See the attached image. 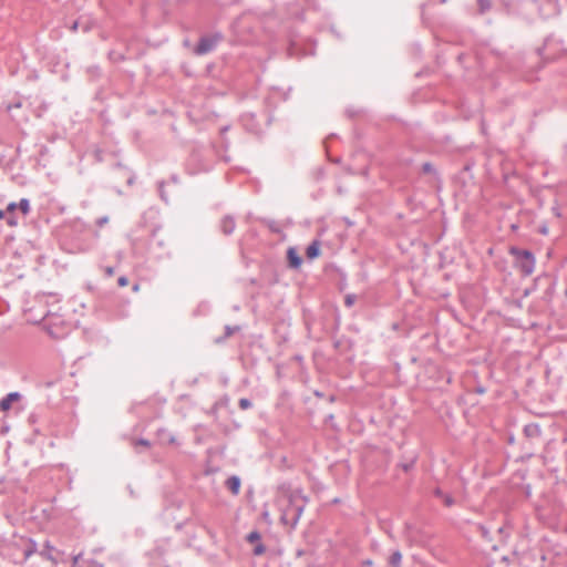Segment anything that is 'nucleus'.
Listing matches in <instances>:
<instances>
[{
  "label": "nucleus",
  "mask_w": 567,
  "mask_h": 567,
  "mask_svg": "<svg viewBox=\"0 0 567 567\" xmlns=\"http://www.w3.org/2000/svg\"><path fill=\"white\" fill-rule=\"evenodd\" d=\"M288 504L282 509L281 519L285 524L296 526L300 519L308 498L302 495L300 489L291 491L287 495Z\"/></svg>",
  "instance_id": "f257e3e1"
},
{
  "label": "nucleus",
  "mask_w": 567,
  "mask_h": 567,
  "mask_svg": "<svg viewBox=\"0 0 567 567\" xmlns=\"http://www.w3.org/2000/svg\"><path fill=\"white\" fill-rule=\"evenodd\" d=\"M509 254L515 257L516 267L524 276H529L535 269V257L528 249H522L519 247H511Z\"/></svg>",
  "instance_id": "f03ea898"
},
{
  "label": "nucleus",
  "mask_w": 567,
  "mask_h": 567,
  "mask_svg": "<svg viewBox=\"0 0 567 567\" xmlns=\"http://www.w3.org/2000/svg\"><path fill=\"white\" fill-rule=\"evenodd\" d=\"M223 40L224 34L220 31L204 34L199 38L198 43L194 49V53L196 55L208 54L213 52Z\"/></svg>",
  "instance_id": "7ed1b4c3"
},
{
  "label": "nucleus",
  "mask_w": 567,
  "mask_h": 567,
  "mask_svg": "<svg viewBox=\"0 0 567 567\" xmlns=\"http://www.w3.org/2000/svg\"><path fill=\"white\" fill-rule=\"evenodd\" d=\"M210 167L212 165L206 159L203 151L199 148L193 150L186 163V171L190 175H196L203 172H208Z\"/></svg>",
  "instance_id": "20e7f679"
},
{
  "label": "nucleus",
  "mask_w": 567,
  "mask_h": 567,
  "mask_svg": "<svg viewBox=\"0 0 567 567\" xmlns=\"http://www.w3.org/2000/svg\"><path fill=\"white\" fill-rule=\"evenodd\" d=\"M150 252L157 259H162L169 256V251L166 248L165 240L158 237V229L152 230L150 240Z\"/></svg>",
  "instance_id": "39448f33"
},
{
  "label": "nucleus",
  "mask_w": 567,
  "mask_h": 567,
  "mask_svg": "<svg viewBox=\"0 0 567 567\" xmlns=\"http://www.w3.org/2000/svg\"><path fill=\"white\" fill-rule=\"evenodd\" d=\"M240 122L246 131L258 134L260 132L259 124L256 122V115L254 113H244L240 116Z\"/></svg>",
  "instance_id": "423d86ee"
},
{
  "label": "nucleus",
  "mask_w": 567,
  "mask_h": 567,
  "mask_svg": "<svg viewBox=\"0 0 567 567\" xmlns=\"http://www.w3.org/2000/svg\"><path fill=\"white\" fill-rule=\"evenodd\" d=\"M219 227H220V230L224 235H231L235 230V227H236V221H235V218L234 216L231 215H225L221 219H220V224H219Z\"/></svg>",
  "instance_id": "0eeeda50"
},
{
  "label": "nucleus",
  "mask_w": 567,
  "mask_h": 567,
  "mask_svg": "<svg viewBox=\"0 0 567 567\" xmlns=\"http://www.w3.org/2000/svg\"><path fill=\"white\" fill-rule=\"evenodd\" d=\"M287 260H288L289 267L292 268V269L300 268V266L302 264V258L298 254V251H297V249L295 247H289L288 248V250H287Z\"/></svg>",
  "instance_id": "6e6552de"
},
{
  "label": "nucleus",
  "mask_w": 567,
  "mask_h": 567,
  "mask_svg": "<svg viewBox=\"0 0 567 567\" xmlns=\"http://www.w3.org/2000/svg\"><path fill=\"white\" fill-rule=\"evenodd\" d=\"M16 209H20L23 215H28L29 212H30V202H29V199L22 198V199H20V202L18 204L13 203V202L8 204V206H7V212L8 213H13Z\"/></svg>",
  "instance_id": "1a4fd4ad"
},
{
  "label": "nucleus",
  "mask_w": 567,
  "mask_h": 567,
  "mask_svg": "<svg viewBox=\"0 0 567 567\" xmlns=\"http://www.w3.org/2000/svg\"><path fill=\"white\" fill-rule=\"evenodd\" d=\"M21 398V394L19 392H10L0 401V410L1 411H8L12 403L18 401Z\"/></svg>",
  "instance_id": "9d476101"
},
{
  "label": "nucleus",
  "mask_w": 567,
  "mask_h": 567,
  "mask_svg": "<svg viewBox=\"0 0 567 567\" xmlns=\"http://www.w3.org/2000/svg\"><path fill=\"white\" fill-rule=\"evenodd\" d=\"M241 481L237 475H233L227 478L226 487L234 494L237 495L240 491Z\"/></svg>",
  "instance_id": "9b49d317"
},
{
  "label": "nucleus",
  "mask_w": 567,
  "mask_h": 567,
  "mask_svg": "<svg viewBox=\"0 0 567 567\" xmlns=\"http://www.w3.org/2000/svg\"><path fill=\"white\" fill-rule=\"evenodd\" d=\"M306 256L308 259L312 260L320 256V241L313 240L306 249Z\"/></svg>",
  "instance_id": "f8f14e48"
},
{
  "label": "nucleus",
  "mask_w": 567,
  "mask_h": 567,
  "mask_svg": "<svg viewBox=\"0 0 567 567\" xmlns=\"http://www.w3.org/2000/svg\"><path fill=\"white\" fill-rule=\"evenodd\" d=\"M44 412H45V408H43V406L35 408L33 411L30 412V414L28 416V422L32 425L38 423L44 415Z\"/></svg>",
  "instance_id": "ddd939ff"
},
{
  "label": "nucleus",
  "mask_w": 567,
  "mask_h": 567,
  "mask_svg": "<svg viewBox=\"0 0 567 567\" xmlns=\"http://www.w3.org/2000/svg\"><path fill=\"white\" fill-rule=\"evenodd\" d=\"M524 433L527 437H536L540 435V427L536 423H530L524 426Z\"/></svg>",
  "instance_id": "4468645a"
},
{
  "label": "nucleus",
  "mask_w": 567,
  "mask_h": 567,
  "mask_svg": "<svg viewBox=\"0 0 567 567\" xmlns=\"http://www.w3.org/2000/svg\"><path fill=\"white\" fill-rule=\"evenodd\" d=\"M240 330V327L239 326H225V334L223 337H219L215 340L216 343H221L224 342L227 338H229L230 336H233L235 332L239 331Z\"/></svg>",
  "instance_id": "2eb2a0df"
},
{
  "label": "nucleus",
  "mask_w": 567,
  "mask_h": 567,
  "mask_svg": "<svg viewBox=\"0 0 567 567\" xmlns=\"http://www.w3.org/2000/svg\"><path fill=\"white\" fill-rule=\"evenodd\" d=\"M401 559H402V554L400 550H395L391 554L390 556V559H389V564L392 566V567H398V566H401Z\"/></svg>",
  "instance_id": "dca6fc26"
},
{
  "label": "nucleus",
  "mask_w": 567,
  "mask_h": 567,
  "mask_svg": "<svg viewBox=\"0 0 567 567\" xmlns=\"http://www.w3.org/2000/svg\"><path fill=\"white\" fill-rule=\"evenodd\" d=\"M45 548L48 551H42V556L45 557L48 560L52 561L53 564H58V559L52 555V550L54 549L53 546H51L49 543L45 544Z\"/></svg>",
  "instance_id": "f3484780"
},
{
  "label": "nucleus",
  "mask_w": 567,
  "mask_h": 567,
  "mask_svg": "<svg viewBox=\"0 0 567 567\" xmlns=\"http://www.w3.org/2000/svg\"><path fill=\"white\" fill-rule=\"evenodd\" d=\"M421 171H422L423 174H433V175L437 174L435 167L430 162L423 163L422 167H421Z\"/></svg>",
  "instance_id": "a211bd4d"
},
{
  "label": "nucleus",
  "mask_w": 567,
  "mask_h": 567,
  "mask_svg": "<svg viewBox=\"0 0 567 567\" xmlns=\"http://www.w3.org/2000/svg\"><path fill=\"white\" fill-rule=\"evenodd\" d=\"M158 436L162 441H166L169 443V444H174L175 443V437L173 435H171L166 430H159L158 431Z\"/></svg>",
  "instance_id": "6ab92c4d"
},
{
  "label": "nucleus",
  "mask_w": 567,
  "mask_h": 567,
  "mask_svg": "<svg viewBox=\"0 0 567 567\" xmlns=\"http://www.w3.org/2000/svg\"><path fill=\"white\" fill-rule=\"evenodd\" d=\"M477 529H478V532L481 533V536H482L485 540H487V542H491V540H492V536H491V533H489V530H488V528H487V527H485V526H484V525H482V524H478V525H477Z\"/></svg>",
  "instance_id": "aec40b11"
},
{
  "label": "nucleus",
  "mask_w": 567,
  "mask_h": 567,
  "mask_svg": "<svg viewBox=\"0 0 567 567\" xmlns=\"http://www.w3.org/2000/svg\"><path fill=\"white\" fill-rule=\"evenodd\" d=\"M477 4L481 13H485L492 7L491 0H477Z\"/></svg>",
  "instance_id": "412c9836"
},
{
  "label": "nucleus",
  "mask_w": 567,
  "mask_h": 567,
  "mask_svg": "<svg viewBox=\"0 0 567 567\" xmlns=\"http://www.w3.org/2000/svg\"><path fill=\"white\" fill-rule=\"evenodd\" d=\"M238 405L241 410H247L249 408H251L252 403L249 399L247 398H241L238 402Z\"/></svg>",
  "instance_id": "4be33fe9"
},
{
  "label": "nucleus",
  "mask_w": 567,
  "mask_h": 567,
  "mask_svg": "<svg viewBox=\"0 0 567 567\" xmlns=\"http://www.w3.org/2000/svg\"><path fill=\"white\" fill-rule=\"evenodd\" d=\"M497 533H498V534H499V536L502 537V540L505 543V542H506V538L509 536V534L507 533L506 526H501V527L497 529Z\"/></svg>",
  "instance_id": "5701e85b"
},
{
  "label": "nucleus",
  "mask_w": 567,
  "mask_h": 567,
  "mask_svg": "<svg viewBox=\"0 0 567 567\" xmlns=\"http://www.w3.org/2000/svg\"><path fill=\"white\" fill-rule=\"evenodd\" d=\"M259 539H260V534L258 532H256V530L249 533L248 536H247V540L249 543H254V542L259 540Z\"/></svg>",
  "instance_id": "b1692460"
},
{
  "label": "nucleus",
  "mask_w": 567,
  "mask_h": 567,
  "mask_svg": "<svg viewBox=\"0 0 567 567\" xmlns=\"http://www.w3.org/2000/svg\"><path fill=\"white\" fill-rule=\"evenodd\" d=\"M266 225L269 227V229L274 233H279L280 229L277 227V224L275 220H265Z\"/></svg>",
  "instance_id": "393cba45"
},
{
  "label": "nucleus",
  "mask_w": 567,
  "mask_h": 567,
  "mask_svg": "<svg viewBox=\"0 0 567 567\" xmlns=\"http://www.w3.org/2000/svg\"><path fill=\"white\" fill-rule=\"evenodd\" d=\"M414 463L415 461L412 460L410 462H406V463H402L400 464L401 468L404 471V472H409L410 470H412V467L414 466Z\"/></svg>",
  "instance_id": "a878e982"
},
{
  "label": "nucleus",
  "mask_w": 567,
  "mask_h": 567,
  "mask_svg": "<svg viewBox=\"0 0 567 567\" xmlns=\"http://www.w3.org/2000/svg\"><path fill=\"white\" fill-rule=\"evenodd\" d=\"M444 504L450 507L454 504V498L453 496H451L450 494H445L443 497H442Z\"/></svg>",
  "instance_id": "bb28decb"
},
{
  "label": "nucleus",
  "mask_w": 567,
  "mask_h": 567,
  "mask_svg": "<svg viewBox=\"0 0 567 567\" xmlns=\"http://www.w3.org/2000/svg\"><path fill=\"white\" fill-rule=\"evenodd\" d=\"M110 56L111 59H113L114 61H122L124 59L123 54L121 53H116V52H111L110 53Z\"/></svg>",
  "instance_id": "cd10ccee"
},
{
  "label": "nucleus",
  "mask_w": 567,
  "mask_h": 567,
  "mask_svg": "<svg viewBox=\"0 0 567 567\" xmlns=\"http://www.w3.org/2000/svg\"><path fill=\"white\" fill-rule=\"evenodd\" d=\"M117 284L120 287H125L128 284V279L125 276H121L117 279Z\"/></svg>",
  "instance_id": "c85d7f7f"
},
{
  "label": "nucleus",
  "mask_w": 567,
  "mask_h": 567,
  "mask_svg": "<svg viewBox=\"0 0 567 567\" xmlns=\"http://www.w3.org/2000/svg\"><path fill=\"white\" fill-rule=\"evenodd\" d=\"M136 445H143L145 447H150L151 446V443L148 440H145V439H138L136 441Z\"/></svg>",
  "instance_id": "c756f323"
},
{
  "label": "nucleus",
  "mask_w": 567,
  "mask_h": 567,
  "mask_svg": "<svg viewBox=\"0 0 567 567\" xmlns=\"http://www.w3.org/2000/svg\"><path fill=\"white\" fill-rule=\"evenodd\" d=\"M264 551H265V546L262 544H259L254 549L255 555H261Z\"/></svg>",
  "instance_id": "7c9ffc66"
},
{
  "label": "nucleus",
  "mask_w": 567,
  "mask_h": 567,
  "mask_svg": "<svg viewBox=\"0 0 567 567\" xmlns=\"http://www.w3.org/2000/svg\"><path fill=\"white\" fill-rule=\"evenodd\" d=\"M354 299H355V296H353V295H348V296L346 297V305H347V306H352V305H353V302H354Z\"/></svg>",
  "instance_id": "2f4dec72"
},
{
  "label": "nucleus",
  "mask_w": 567,
  "mask_h": 567,
  "mask_svg": "<svg viewBox=\"0 0 567 567\" xmlns=\"http://www.w3.org/2000/svg\"><path fill=\"white\" fill-rule=\"evenodd\" d=\"M107 220H109V218L106 216H103L96 220V225L102 227L103 225H105L107 223Z\"/></svg>",
  "instance_id": "473e14b6"
},
{
  "label": "nucleus",
  "mask_w": 567,
  "mask_h": 567,
  "mask_svg": "<svg viewBox=\"0 0 567 567\" xmlns=\"http://www.w3.org/2000/svg\"><path fill=\"white\" fill-rule=\"evenodd\" d=\"M434 495H435L436 497L442 498V497L445 495V493H443V491H442L441 488L436 487V488L434 489Z\"/></svg>",
  "instance_id": "72a5a7b5"
},
{
  "label": "nucleus",
  "mask_w": 567,
  "mask_h": 567,
  "mask_svg": "<svg viewBox=\"0 0 567 567\" xmlns=\"http://www.w3.org/2000/svg\"><path fill=\"white\" fill-rule=\"evenodd\" d=\"M113 274H114V268H113V267H110V266H109V267H105V275H106L107 277H112V276H113Z\"/></svg>",
  "instance_id": "f704fd0d"
},
{
  "label": "nucleus",
  "mask_w": 567,
  "mask_h": 567,
  "mask_svg": "<svg viewBox=\"0 0 567 567\" xmlns=\"http://www.w3.org/2000/svg\"><path fill=\"white\" fill-rule=\"evenodd\" d=\"M8 225L10 226H16L17 225V220L13 216H10L7 220Z\"/></svg>",
  "instance_id": "c9c22d12"
},
{
  "label": "nucleus",
  "mask_w": 567,
  "mask_h": 567,
  "mask_svg": "<svg viewBox=\"0 0 567 567\" xmlns=\"http://www.w3.org/2000/svg\"><path fill=\"white\" fill-rule=\"evenodd\" d=\"M80 557H81V555H75V556L73 557V565H76V564H78V561H79Z\"/></svg>",
  "instance_id": "e433bc0d"
},
{
  "label": "nucleus",
  "mask_w": 567,
  "mask_h": 567,
  "mask_svg": "<svg viewBox=\"0 0 567 567\" xmlns=\"http://www.w3.org/2000/svg\"><path fill=\"white\" fill-rule=\"evenodd\" d=\"M362 565L371 566L372 565V560L371 559L363 560Z\"/></svg>",
  "instance_id": "4c0bfd02"
},
{
  "label": "nucleus",
  "mask_w": 567,
  "mask_h": 567,
  "mask_svg": "<svg viewBox=\"0 0 567 567\" xmlns=\"http://www.w3.org/2000/svg\"><path fill=\"white\" fill-rule=\"evenodd\" d=\"M93 567H104L103 564L99 561H93Z\"/></svg>",
  "instance_id": "58836bf2"
},
{
  "label": "nucleus",
  "mask_w": 567,
  "mask_h": 567,
  "mask_svg": "<svg viewBox=\"0 0 567 567\" xmlns=\"http://www.w3.org/2000/svg\"><path fill=\"white\" fill-rule=\"evenodd\" d=\"M172 181H173V183H178V177H177V175H173V176H172Z\"/></svg>",
  "instance_id": "ea45409f"
},
{
  "label": "nucleus",
  "mask_w": 567,
  "mask_h": 567,
  "mask_svg": "<svg viewBox=\"0 0 567 567\" xmlns=\"http://www.w3.org/2000/svg\"><path fill=\"white\" fill-rule=\"evenodd\" d=\"M4 214H6V212L0 209V219H2L4 217Z\"/></svg>",
  "instance_id": "a19ab883"
},
{
  "label": "nucleus",
  "mask_w": 567,
  "mask_h": 567,
  "mask_svg": "<svg viewBox=\"0 0 567 567\" xmlns=\"http://www.w3.org/2000/svg\"><path fill=\"white\" fill-rule=\"evenodd\" d=\"M227 130H228V126H225V127H223V128L220 130V132H221V133H225V132H227Z\"/></svg>",
  "instance_id": "79ce46f5"
},
{
  "label": "nucleus",
  "mask_w": 567,
  "mask_h": 567,
  "mask_svg": "<svg viewBox=\"0 0 567 567\" xmlns=\"http://www.w3.org/2000/svg\"><path fill=\"white\" fill-rule=\"evenodd\" d=\"M554 212H555L556 216H558V217L560 216V214H559L557 208H554Z\"/></svg>",
  "instance_id": "37998d69"
},
{
  "label": "nucleus",
  "mask_w": 567,
  "mask_h": 567,
  "mask_svg": "<svg viewBox=\"0 0 567 567\" xmlns=\"http://www.w3.org/2000/svg\"><path fill=\"white\" fill-rule=\"evenodd\" d=\"M546 231H547V229H546V227H544V228L542 229V233H543V234H546Z\"/></svg>",
  "instance_id": "c03bdc74"
},
{
  "label": "nucleus",
  "mask_w": 567,
  "mask_h": 567,
  "mask_svg": "<svg viewBox=\"0 0 567 567\" xmlns=\"http://www.w3.org/2000/svg\"><path fill=\"white\" fill-rule=\"evenodd\" d=\"M76 28H78V23L75 22V23L73 24V29L75 30Z\"/></svg>",
  "instance_id": "a18cd8bd"
},
{
  "label": "nucleus",
  "mask_w": 567,
  "mask_h": 567,
  "mask_svg": "<svg viewBox=\"0 0 567 567\" xmlns=\"http://www.w3.org/2000/svg\"><path fill=\"white\" fill-rule=\"evenodd\" d=\"M165 192H161V197L164 198Z\"/></svg>",
  "instance_id": "49530a36"
},
{
  "label": "nucleus",
  "mask_w": 567,
  "mask_h": 567,
  "mask_svg": "<svg viewBox=\"0 0 567 567\" xmlns=\"http://www.w3.org/2000/svg\"><path fill=\"white\" fill-rule=\"evenodd\" d=\"M165 192H161V197L164 198Z\"/></svg>",
  "instance_id": "de8ad7c7"
}]
</instances>
